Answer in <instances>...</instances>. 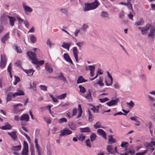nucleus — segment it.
<instances>
[{"instance_id": "1", "label": "nucleus", "mask_w": 155, "mask_h": 155, "mask_svg": "<svg viewBox=\"0 0 155 155\" xmlns=\"http://www.w3.org/2000/svg\"><path fill=\"white\" fill-rule=\"evenodd\" d=\"M27 56L29 58L32 60V63L37 65L41 66L44 63L45 61L44 60L38 61L36 58V54L31 51H28L26 53Z\"/></svg>"}, {"instance_id": "2", "label": "nucleus", "mask_w": 155, "mask_h": 155, "mask_svg": "<svg viewBox=\"0 0 155 155\" xmlns=\"http://www.w3.org/2000/svg\"><path fill=\"white\" fill-rule=\"evenodd\" d=\"M99 3L97 1V0H95L94 2L91 3H85L84 11L94 9L96 8L98 6Z\"/></svg>"}, {"instance_id": "3", "label": "nucleus", "mask_w": 155, "mask_h": 155, "mask_svg": "<svg viewBox=\"0 0 155 155\" xmlns=\"http://www.w3.org/2000/svg\"><path fill=\"white\" fill-rule=\"evenodd\" d=\"M28 143L25 140L23 141V149L21 152V155H28Z\"/></svg>"}, {"instance_id": "4", "label": "nucleus", "mask_w": 155, "mask_h": 155, "mask_svg": "<svg viewBox=\"0 0 155 155\" xmlns=\"http://www.w3.org/2000/svg\"><path fill=\"white\" fill-rule=\"evenodd\" d=\"M60 132L61 133L59 135L60 136H65L71 134L72 133V131L67 128L61 130Z\"/></svg>"}, {"instance_id": "5", "label": "nucleus", "mask_w": 155, "mask_h": 155, "mask_svg": "<svg viewBox=\"0 0 155 155\" xmlns=\"http://www.w3.org/2000/svg\"><path fill=\"white\" fill-rule=\"evenodd\" d=\"M82 96L88 100L89 101L91 102L92 101L93 99L91 95V93L89 90L86 94L83 95Z\"/></svg>"}, {"instance_id": "6", "label": "nucleus", "mask_w": 155, "mask_h": 155, "mask_svg": "<svg viewBox=\"0 0 155 155\" xmlns=\"http://www.w3.org/2000/svg\"><path fill=\"white\" fill-rule=\"evenodd\" d=\"M29 116L28 114H24L22 115L20 118V120L27 122L29 121Z\"/></svg>"}, {"instance_id": "7", "label": "nucleus", "mask_w": 155, "mask_h": 155, "mask_svg": "<svg viewBox=\"0 0 155 155\" xmlns=\"http://www.w3.org/2000/svg\"><path fill=\"white\" fill-rule=\"evenodd\" d=\"M72 51L74 56L75 58L76 61L78 62V51L76 47H74L72 48Z\"/></svg>"}, {"instance_id": "8", "label": "nucleus", "mask_w": 155, "mask_h": 155, "mask_svg": "<svg viewBox=\"0 0 155 155\" xmlns=\"http://www.w3.org/2000/svg\"><path fill=\"white\" fill-rule=\"evenodd\" d=\"M119 101V99L117 98L115 100H112L110 101L107 102L106 104L109 106H111L116 105L117 103Z\"/></svg>"}, {"instance_id": "9", "label": "nucleus", "mask_w": 155, "mask_h": 155, "mask_svg": "<svg viewBox=\"0 0 155 155\" xmlns=\"http://www.w3.org/2000/svg\"><path fill=\"white\" fill-rule=\"evenodd\" d=\"M16 131H12L11 133L8 132V134L11 137L12 140H15L17 138V136L16 135Z\"/></svg>"}, {"instance_id": "10", "label": "nucleus", "mask_w": 155, "mask_h": 155, "mask_svg": "<svg viewBox=\"0 0 155 155\" xmlns=\"http://www.w3.org/2000/svg\"><path fill=\"white\" fill-rule=\"evenodd\" d=\"M97 132L100 135H102V137L105 139H106V136L105 132L102 129H99L97 130Z\"/></svg>"}, {"instance_id": "11", "label": "nucleus", "mask_w": 155, "mask_h": 155, "mask_svg": "<svg viewBox=\"0 0 155 155\" xmlns=\"http://www.w3.org/2000/svg\"><path fill=\"white\" fill-rule=\"evenodd\" d=\"M64 58L66 61L69 62L71 64H73V63L72 61L70 58L68 54H64Z\"/></svg>"}, {"instance_id": "12", "label": "nucleus", "mask_w": 155, "mask_h": 155, "mask_svg": "<svg viewBox=\"0 0 155 155\" xmlns=\"http://www.w3.org/2000/svg\"><path fill=\"white\" fill-rule=\"evenodd\" d=\"M9 33L8 32L3 36L1 38L2 42L3 44L5 43V41L9 38Z\"/></svg>"}, {"instance_id": "13", "label": "nucleus", "mask_w": 155, "mask_h": 155, "mask_svg": "<svg viewBox=\"0 0 155 155\" xmlns=\"http://www.w3.org/2000/svg\"><path fill=\"white\" fill-rule=\"evenodd\" d=\"M71 44V42H69L67 43L63 42L61 45V46L63 48L67 49L68 51H69L70 47Z\"/></svg>"}, {"instance_id": "14", "label": "nucleus", "mask_w": 155, "mask_h": 155, "mask_svg": "<svg viewBox=\"0 0 155 155\" xmlns=\"http://www.w3.org/2000/svg\"><path fill=\"white\" fill-rule=\"evenodd\" d=\"M25 94L22 90H18L17 92L15 93L12 94V97L15 98L16 96L24 95Z\"/></svg>"}, {"instance_id": "15", "label": "nucleus", "mask_w": 155, "mask_h": 155, "mask_svg": "<svg viewBox=\"0 0 155 155\" xmlns=\"http://www.w3.org/2000/svg\"><path fill=\"white\" fill-rule=\"evenodd\" d=\"M7 17L9 18V24L12 26H13L14 25V22L15 21V18L12 16H10L8 15H7Z\"/></svg>"}, {"instance_id": "16", "label": "nucleus", "mask_w": 155, "mask_h": 155, "mask_svg": "<svg viewBox=\"0 0 155 155\" xmlns=\"http://www.w3.org/2000/svg\"><path fill=\"white\" fill-rule=\"evenodd\" d=\"M35 147L37 150L38 155H41V150L40 149V147L38 144L37 140L36 138L35 139Z\"/></svg>"}, {"instance_id": "17", "label": "nucleus", "mask_w": 155, "mask_h": 155, "mask_svg": "<svg viewBox=\"0 0 155 155\" xmlns=\"http://www.w3.org/2000/svg\"><path fill=\"white\" fill-rule=\"evenodd\" d=\"M68 125L70 128L72 130H75L76 128V125L74 122H70L68 123Z\"/></svg>"}, {"instance_id": "18", "label": "nucleus", "mask_w": 155, "mask_h": 155, "mask_svg": "<svg viewBox=\"0 0 155 155\" xmlns=\"http://www.w3.org/2000/svg\"><path fill=\"white\" fill-rule=\"evenodd\" d=\"M45 69L46 70L50 73L53 72V69L50 66L48 63L46 64L45 66Z\"/></svg>"}, {"instance_id": "19", "label": "nucleus", "mask_w": 155, "mask_h": 155, "mask_svg": "<svg viewBox=\"0 0 155 155\" xmlns=\"http://www.w3.org/2000/svg\"><path fill=\"white\" fill-rule=\"evenodd\" d=\"M6 64V61L5 59L3 60L2 56H1V62H0V67L2 68H4L5 67Z\"/></svg>"}, {"instance_id": "20", "label": "nucleus", "mask_w": 155, "mask_h": 155, "mask_svg": "<svg viewBox=\"0 0 155 155\" xmlns=\"http://www.w3.org/2000/svg\"><path fill=\"white\" fill-rule=\"evenodd\" d=\"M86 81H87V80L84 79L83 78L82 76H80L78 78L77 81V84H79L83 82H85Z\"/></svg>"}, {"instance_id": "21", "label": "nucleus", "mask_w": 155, "mask_h": 155, "mask_svg": "<svg viewBox=\"0 0 155 155\" xmlns=\"http://www.w3.org/2000/svg\"><path fill=\"white\" fill-rule=\"evenodd\" d=\"M107 73L108 74V77L110 78V84L108 83L107 81V80H105V82L106 83V85L107 86H110L112 84L113 81V78L111 75L109 74V72L107 71Z\"/></svg>"}, {"instance_id": "22", "label": "nucleus", "mask_w": 155, "mask_h": 155, "mask_svg": "<svg viewBox=\"0 0 155 155\" xmlns=\"http://www.w3.org/2000/svg\"><path fill=\"white\" fill-rule=\"evenodd\" d=\"M12 126L8 124H6L3 126H2V127H0V128L1 129L3 130H6L7 129H12Z\"/></svg>"}, {"instance_id": "23", "label": "nucleus", "mask_w": 155, "mask_h": 155, "mask_svg": "<svg viewBox=\"0 0 155 155\" xmlns=\"http://www.w3.org/2000/svg\"><path fill=\"white\" fill-rule=\"evenodd\" d=\"M108 137V143L109 144H111L116 142V141L113 138V136L112 135H109Z\"/></svg>"}, {"instance_id": "24", "label": "nucleus", "mask_w": 155, "mask_h": 155, "mask_svg": "<svg viewBox=\"0 0 155 155\" xmlns=\"http://www.w3.org/2000/svg\"><path fill=\"white\" fill-rule=\"evenodd\" d=\"M21 145H19L17 146H13L12 147H11V149L12 151H19L21 150Z\"/></svg>"}, {"instance_id": "25", "label": "nucleus", "mask_w": 155, "mask_h": 155, "mask_svg": "<svg viewBox=\"0 0 155 155\" xmlns=\"http://www.w3.org/2000/svg\"><path fill=\"white\" fill-rule=\"evenodd\" d=\"M80 130L81 132L82 133L90 132V129L88 127L85 128H80Z\"/></svg>"}, {"instance_id": "26", "label": "nucleus", "mask_w": 155, "mask_h": 155, "mask_svg": "<svg viewBox=\"0 0 155 155\" xmlns=\"http://www.w3.org/2000/svg\"><path fill=\"white\" fill-rule=\"evenodd\" d=\"M23 70L28 76L32 75L34 71L32 69H29L28 70L23 69Z\"/></svg>"}, {"instance_id": "27", "label": "nucleus", "mask_w": 155, "mask_h": 155, "mask_svg": "<svg viewBox=\"0 0 155 155\" xmlns=\"http://www.w3.org/2000/svg\"><path fill=\"white\" fill-rule=\"evenodd\" d=\"M23 7L25 12H31L32 11V9L30 7L26 5H23Z\"/></svg>"}, {"instance_id": "28", "label": "nucleus", "mask_w": 155, "mask_h": 155, "mask_svg": "<svg viewBox=\"0 0 155 155\" xmlns=\"http://www.w3.org/2000/svg\"><path fill=\"white\" fill-rule=\"evenodd\" d=\"M155 32V28L152 27L150 29V31L149 33L148 34V36L151 37L153 36L154 35V33Z\"/></svg>"}, {"instance_id": "29", "label": "nucleus", "mask_w": 155, "mask_h": 155, "mask_svg": "<svg viewBox=\"0 0 155 155\" xmlns=\"http://www.w3.org/2000/svg\"><path fill=\"white\" fill-rule=\"evenodd\" d=\"M97 136L95 133H92L90 136L91 141V142L95 140L96 139Z\"/></svg>"}, {"instance_id": "30", "label": "nucleus", "mask_w": 155, "mask_h": 155, "mask_svg": "<svg viewBox=\"0 0 155 155\" xmlns=\"http://www.w3.org/2000/svg\"><path fill=\"white\" fill-rule=\"evenodd\" d=\"M13 93L12 92L8 94L7 95L6 98V101L8 102V101H10L12 99V94Z\"/></svg>"}, {"instance_id": "31", "label": "nucleus", "mask_w": 155, "mask_h": 155, "mask_svg": "<svg viewBox=\"0 0 155 155\" xmlns=\"http://www.w3.org/2000/svg\"><path fill=\"white\" fill-rule=\"evenodd\" d=\"M58 78L60 80H62L64 81H65L66 80L65 77H64L62 73L61 72L59 73Z\"/></svg>"}, {"instance_id": "32", "label": "nucleus", "mask_w": 155, "mask_h": 155, "mask_svg": "<svg viewBox=\"0 0 155 155\" xmlns=\"http://www.w3.org/2000/svg\"><path fill=\"white\" fill-rule=\"evenodd\" d=\"M94 127L95 129H97L99 128H104L103 127L101 126L99 122H97L94 125Z\"/></svg>"}, {"instance_id": "33", "label": "nucleus", "mask_w": 155, "mask_h": 155, "mask_svg": "<svg viewBox=\"0 0 155 155\" xmlns=\"http://www.w3.org/2000/svg\"><path fill=\"white\" fill-rule=\"evenodd\" d=\"M112 146L107 145V150L108 152L110 154H112Z\"/></svg>"}, {"instance_id": "34", "label": "nucleus", "mask_w": 155, "mask_h": 155, "mask_svg": "<svg viewBox=\"0 0 155 155\" xmlns=\"http://www.w3.org/2000/svg\"><path fill=\"white\" fill-rule=\"evenodd\" d=\"M30 38L31 42L32 43H35L36 42V38L34 35H31L30 37Z\"/></svg>"}, {"instance_id": "35", "label": "nucleus", "mask_w": 155, "mask_h": 155, "mask_svg": "<svg viewBox=\"0 0 155 155\" xmlns=\"http://www.w3.org/2000/svg\"><path fill=\"white\" fill-rule=\"evenodd\" d=\"M85 136L82 134L79 136L78 139L79 140L82 141L85 139Z\"/></svg>"}, {"instance_id": "36", "label": "nucleus", "mask_w": 155, "mask_h": 155, "mask_svg": "<svg viewBox=\"0 0 155 155\" xmlns=\"http://www.w3.org/2000/svg\"><path fill=\"white\" fill-rule=\"evenodd\" d=\"M143 19L142 18H140L138 21L136 22L135 23V25H140L142 23V22H143Z\"/></svg>"}, {"instance_id": "37", "label": "nucleus", "mask_w": 155, "mask_h": 155, "mask_svg": "<svg viewBox=\"0 0 155 155\" xmlns=\"http://www.w3.org/2000/svg\"><path fill=\"white\" fill-rule=\"evenodd\" d=\"M88 112L89 114V120L90 122H91L92 121V118L93 116L91 114V112L89 110H88Z\"/></svg>"}, {"instance_id": "38", "label": "nucleus", "mask_w": 155, "mask_h": 155, "mask_svg": "<svg viewBox=\"0 0 155 155\" xmlns=\"http://www.w3.org/2000/svg\"><path fill=\"white\" fill-rule=\"evenodd\" d=\"M80 88V91L82 93H84L85 91V88L81 85H80L79 86Z\"/></svg>"}, {"instance_id": "39", "label": "nucleus", "mask_w": 155, "mask_h": 155, "mask_svg": "<svg viewBox=\"0 0 155 155\" xmlns=\"http://www.w3.org/2000/svg\"><path fill=\"white\" fill-rule=\"evenodd\" d=\"M67 120L66 118H62L59 119V123H62L63 122H66Z\"/></svg>"}, {"instance_id": "40", "label": "nucleus", "mask_w": 155, "mask_h": 155, "mask_svg": "<svg viewBox=\"0 0 155 155\" xmlns=\"http://www.w3.org/2000/svg\"><path fill=\"white\" fill-rule=\"evenodd\" d=\"M147 151L148 150H146L143 152L136 153L135 155H144L145 154L147 153Z\"/></svg>"}, {"instance_id": "41", "label": "nucleus", "mask_w": 155, "mask_h": 155, "mask_svg": "<svg viewBox=\"0 0 155 155\" xmlns=\"http://www.w3.org/2000/svg\"><path fill=\"white\" fill-rule=\"evenodd\" d=\"M101 15L103 18H106L108 16V15L106 12L103 11L102 12Z\"/></svg>"}, {"instance_id": "42", "label": "nucleus", "mask_w": 155, "mask_h": 155, "mask_svg": "<svg viewBox=\"0 0 155 155\" xmlns=\"http://www.w3.org/2000/svg\"><path fill=\"white\" fill-rule=\"evenodd\" d=\"M15 65L19 67L20 68L23 69L21 66V62L19 61H18L15 63Z\"/></svg>"}, {"instance_id": "43", "label": "nucleus", "mask_w": 155, "mask_h": 155, "mask_svg": "<svg viewBox=\"0 0 155 155\" xmlns=\"http://www.w3.org/2000/svg\"><path fill=\"white\" fill-rule=\"evenodd\" d=\"M40 87L42 90L44 91H46L47 90V87L46 86L41 85L40 86Z\"/></svg>"}, {"instance_id": "44", "label": "nucleus", "mask_w": 155, "mask_h": 155, "mask_svg": "<svg viewBox=\"0 0 155 155\" xmlns=\"http://www.w3.org/2000/svg\"><path fill=\"white\" fill-rule=\"evenodd\" d=\"M85 142L86 145L87 146L89 147H91V145L90 144V141L89 139H88L87 140L85 141Z\"/></svg>"}, {"instance_id": "45", "label": "nucleus", "mask_w": 155, "mask_h": 155, "mask_svg": "<svg viewBox=\"0 0 155 155\" xmlns=\"http://www.w3.org/2000/svg\"><path fill=\"white\" fill-rule=\"evenodd\" d=\"M15 50H16L17 52L18 53H21L22 51L20 48H18L17 46H15Z\"/></svg>"}, {"instance_id": "46", "label": "nucleus", "mask_w": 155, "mask_h": 155, "mask_svg": "<svg viewBox=\"0 0 155 155\" xmlns=\"http://www.w3.org/2000/svg\"><path fill=\"white\" fill-rule=\"evenodd\" d=\"M144 145L145 147L148 148L149 147H152V145L150 144V142L149 143L146 142L144 143Z\"/></svg>"}, {"instance_id": "47", "label": "nucleus", "mask_w": 155, "mask_h": 155, "mask_svg": "<svg viewBox=\"0 0 155 155\" xmlns=\"http://www.w3.org/2000/svg\"><path fill=\"white\" fill-rule=\"evenodd\" d=\"M77 108H74L72 110V116H73L76 115L77 113Z\"/></svg>"}, {"instance_id": "48", "label": "nucleus", "mask_w": 155, "mask_h": 155, "mask_svg": "<svg viewBox=\"0 0 155 155\" xmlns=\"http://www.w3.org/2000/svg\"><path fill=\"white\" fill-rule=\"evenodd\" d=\"M130 0H128V5L127 6H128V8L129 9H131V10H132V12H133V10L132 8V5L130 3Z\"/></svg>"}, {"instance_id": "49", "label": "nucleus", "mask_w": 155, "mask_h": 155, "mask_svg": "<svg viewBox=\"0 0 155 155\" xmlns=\"http://www.w3.org/2000/svg\"><path fill=\"white\" fill-rule=\"evenodd\" d=\"M88 67L89 68V70L90 71H94L95 70V66L94 65H89L88 66Z\"/></svg>"}, {"instance_id": "50", "label": "nucleus", "mask_w": 155, "mask_h": 155, "mask_svg": "<svg viewBox=\"0 0 155 155\" xmlns=\"http://www.w3.org/2000/svg\"><path fill=\"white\" fill-rule=\"evenodd\" d=\"M23 134L25 136V137H26L27 139L28 140V141H30L31 140L30 138V137L25 133H23Z\"/></svg>"}, {"instance_id": "51", "label": "nucleus", "mask_w": 155, "mask_h": 155, "mask_svg": "<svg viewBox=\"0 0 155 155\" xmlns=\"http://www.w3.org/2000/svg\"><path fill=\"white\" fill-rule=\"evenodd\" d=\"M139 28H140V29H142L141 30V33H142V34L144 35L146 33V32H147L146 30L144 29L143 28L139 27Z\"/></svg>"}, {"instance_id": "52", "label": "nucleus", "mask_w": 155, "mask_h": 155, "mask_svg": "<svg viewBox=\"0 0 155 155\" xmlns=\"http://www.w3.org/2000/svg\"><path fill=\"white\" fill-rule=\"evenodd\" d=\"M66 96V94L64 93L61 95L59 97V98L60 99H62L64 98Z\"/></svg>"}, {"instance_id": "53", "label": "nucleus", "mask_w": 155, "mask_h": 155, "mask_svg": "<svg viewBox=\"0 0 155 155\" xmlns=\"http://www.w3.org/2000/svg\"><path fill=\"white\" fill-rule=\"evenodd\" d=\"M128 144L127 142H122L120 146L121 147H124L126 145Z\"/></svg>"}, {"instance_id": "54", "label": "nucleus", "mask_w": 155, "mask_h": 155, "mask_svg": "<svg viewBox=\"0 0 155 155\" xmlns=\"http://www.w3.org/2000/svg\"><path fill=\"white\" fill-rule=\"evenodd\" d=\"M125 115V114H124L122 113L121 112H120V111L114 114V116H116L117 115Z\"/></svg>"}, {"instance_id": "55", "label": "nucleus", "mask_w": 155, "mask_h": 155, "mask_svg": "<svg viewBox=\"0 0 155 155\" xmlns=\"http://www.w3.org/2000/svg\"><path fill=\"white\" fill-rule=\"evenodd\" d=\"M127 104H128L129 106H130L131 107H133L134 105V103L131 101H130V103L127 102Z\"/></svg>"}, {"instance_id": "56", "label": "nucleus", "mask_w": 155, "mask_h": 155, "mask_svg": "<svg viewBox=\"0 0 155 155\" xmlns=\"http://www.w3.org/2000/svg\"><path fill=\"white\" fill-rule=\"evenodd\" d=\"M11 63H10L9 64V66L8 67V68H7L8 71L9 73H10V72H11V71L12 70V67L11 66Z\"/></svg>"}, {"instance_id": "57", "label": "nucleus", "mask_w": 155, "mask_h": 155, "mask_svg": "<svg viewBox=\"0 0 155 155\" xmlns=\"http://www.w3.org/2000/svg\"><path fill=\"white\" fill-rule=\"evenodd\" d=\"M24 24L26 28H28V27L29 25L27 21L26 20L25 21H24Z\"/></svg>"}, {"instance_id": "58", "label": "nucleus", "mask_w": 155, "mask_h": 155, "mask_svg": "<svg viewBox=\"0 0 155 155\" xmlns=\"http://www.w3.org/2000/svg\"><path fill=\"white\" fill-rule=\"evenodd\" d=\"M88 26L87 25L84 24L82 25V28L84 30H85L87 28Z\"/></svg>"}, {"instance_id": "59", "label": "nucleus", "mask_w": 155, "mask_h": 155, "mask_svg": "<svg viewBox=\"0 0 155 155\" xmlns=\"http://www.w3.org/2000/svg\"><path fill=\"white\" fill-rule=\"evenodd\" d=\"M128 153L130 154L131 155H133V154H134L135 153V151L134 150H131L130 149H129V150L128 152Z\"/></svg>"}, {"instance_id": "60", "label": "nucleus", "mask_w": 155, "mask_h": 155, "mask_svg": "<svg viewBox=\"0 0 155 155\" xmlns=\"http://www.w3.org/2000/svg\"><path fill=\"white\" fill-rule=\"evenodd\" d=\"M82 113V111H79V112L78 114L77 118H78L79 117H81Z\"/></svg>"}, {"instance_id": "61", "label": "nucleus", "mask_w": 155, "mask_h": 155, "mask_svg": "<svg viewBox=\"0 0 155 155\" xmlns=\"http://www.w3.org/2000/svg\"><path fill=\"white\" fill-rule=\"evenodd\" d=\"M128 16L129 18L130 19L132 20H133V15L132 14L130 13L128 15Z\"/></svg>"}, {"instance_id": "62", "label": "nucleus", "mask_w": 155, "mask_h": 155, "mask_svg": "<svg viewBox=\"0 0 155 155\" xmlns=\"http://www.w3.org/2000/svg\"><path fill=\"white\" fill-rule=\"evenodd\" d=\"M14 119L16 121H18L19 120V117L18 115H16L14 117Z\"/></svg>"}, {"instance_id": "63", "label": "nucleus", "mask_w": 155, "mask_h": 155, "mask_svg": "<svg viewBox=\"0 0 155 155\" xmlns=\"http://www.w3.org/2000/svg\"><path fill=\"white\" fill-rule=\"evenodd\" d=\"M130 119L132 120H134L135 122H138V120L134 117H131Z\"/></svg>"}, {"instance_id": "64", "label": "nucleus", "mask_w": 155, "mask_h": 155, "mask_svg": "<svg viewBox=\"0 0 155 155\" xmlns=\"http://www.w3.org/2000/svg\"><path fill=\"white\" fill-rule=\"evenodd\" d=\"M34 31V28L33 27H32L28 31V32H33Z\"/></svg>"}]
</instances>
